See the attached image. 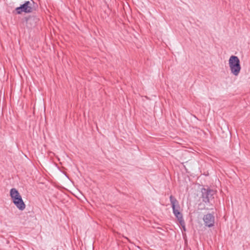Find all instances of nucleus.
<instances>
[{
	"label": "nucleus",
	"instance_id": "6e6552de",
	"mask_svg": "<svg viewBox=\"0 0 250 250\" xmlns=\"http://www.w3.org/2000/svg\"><path fill=\"white\" fill-rule=\"evenodd\" d=\"M180 225L182 226V227L183 228V229L185 231L186 230V226H185V221H184V224H180Z\"/></svg>",
	"mask_w": 250,
	"mask_h": 250
},
{
	"label": "nucleus",
	"instance_id": "f257e3e1",
	"mask_svg": "<svg viewBox=\"0 0 250 250\" xmlns=\"http://www.w3.org/2000/svg\"><path fill=\"white\" fill-rule=\"evenodd\" d=\"M10 196L13 203L19 210H23L25 209V204L17 189L15 188H11L10 190Z\"/></svg>",
	"mask_w": 250,
	"mask_h": 250
},
{
	"label": "nucleus",
	"instance_id": "0eeeda50",
	"mask_svg": "<svg viewBox=\"0 0 250 250\" xmlns=\"http://www.w3.org/2000/svg\"><path fill=\"white\" fill-rule=\"evenodd\" d=\"M26 25L28 28H31L36 25L37 22L39 19L35 16H29L25 18Z\"/></svg>",
	"mask_w": 250,
	"mask_h": 250
},
{
	"label": "nucleus",
	"instance_id": "423d86ee",
	"mask_svg": "<svg viewBox=\"0 0 250 250\" xmlns=\"http://www.w3.org/2000/svg\"><path fill=\"white\" fill-rule=\"evenodd\" d=\"M203 219L206 227L210 228L214 226L215 218L213 214L208 213L205 215Z\"/></svg>",
	"mask_w": 250,
	"mask_h": 250
},
{
	"label": "nucleus",
	"instance_id": "f03ea898",
	"mask_svg": "<svg viewBox=\"0 0 250 250\" xmlns=\"http://www.w3.org/2000/svg\"><path fill=\"white\" fill-rule=\"evenodd\" d=\"M170 202L172 208L173 213L177 219L180 224H184V219L182 213L180 211V207L177 200L172 195L169 197Z\"/></svg>",
	"mask_w": 250,
	"mask_h": 250
},
{
	"label": "nucleus",
	"instance_id": "7ed1b4c3",
	"mask_svg": "<svg viewBox=\"0 0 250 250\" xmlns=\"http://www.w3.org/2000/svg\"><path fill=\"white\" fill-rule=\"evenodd\" d=\"M35 3L32 0L31 1H25L19 7L16 8L15 11L17 14L20 15L22 13H30L35 10L34 5Z\"/></svg>",
	"mask_w": 250,
	"mask_h": 250
},
{
	"label": "nucleus",
	"instance_id": "20e7f679",
	"mask_svg": "<svg viewBox=\"0 0 250 250\" xmlns=\"http://www.w3.org/2000/svg\"><path fill=\"white\" fill-rule=\"evenodd\" d=\"M201 192L202 201L207 205L211 204V201L214 199L215 191L207 187L202 188Z\"/></svg>",
	"mask_w": 250,
	"mask_h": 250
},
{
	"label": "nucleus",
	"instance_id": "39448f33",
	"mask_svg": "<svg viewBox=\"0 0 250 250\" xmlns=\"http://www.w3.org/2000/svg\"><path fill=\"white\" fill-rule=\"evenodd\" d=\"M229 64L231 73L238 76L241 70L240 62L238 57L231 56L229 59Z\"/></svg>",
	"mask_w": 250,
	"mask_h": 250
}]
</instances>
